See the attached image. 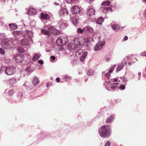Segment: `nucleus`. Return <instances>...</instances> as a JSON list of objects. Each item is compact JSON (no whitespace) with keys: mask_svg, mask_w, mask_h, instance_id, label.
Segmentation results:
<instances>
[{"mask_svg":"<svg viewBox=\"0 0 146 146\" xmlns=\"http://www.w3.org/2000/svg\"><path fill=\"white\" fill-rule=\"evenodd\" d=\"M98 131L99 134L101 137L105 138L110 135L111 129L110 125H104L99 129Z\"/></svg>","mask_w":146,"mask_h":146,"instance_id":"nucleus-1","label":"nucleus"},{"mask_svg":"<svg viewBox=\"0 0 146 146\" xmlns=\"http://www.w3.org/2000/svg\"><path fill=\"white\" fill-rule=\"evenodd\" d=\"M71 10L72 13L70 15V19L73 24L76 26L78 23V17H75V15L76 16L77 14H79L80 10L78 7L74 6L71 8Z\"/></svg>","mask_w":146,"mask_h":146,"instance_id":"nucleus-2","label":"nucleus"},{"mask_svg":"<svg viewBox=\"0 0 146 146\" xmlns=\"http://www.w3.org/2000/svg\"><path fill=\"white\" fill-rule=\"evenodd\" d=\"M117 81V79L115 78L111 79L110 80L108 81H105L104 85L107 90H109L114 91L116 90L118 87L117 85L118 84V83H116Z\"/></svg>","mask_w":146,"mask_h":146,"instance_id":"nucleus-3","label":"nucleus"},{"mask_svg":"<svg viewBox=\"0 0 146 146\" xmlns=\"http://www.w3.org/2000/svg\"><path fill=\"white\" fill-rule=\"evenodd\" d=\"M15 72V68L13 66L5 67L2 66L0 70V73L5 72V74L8 75H11L14 74Z\"/></svg>","mask_w":146,"mask_h":146,"instance_id":"nucleus-4","label":"nucleus"},{"mask_svg":"<svg viewBox=\"0 0 146 146\" xmlns=\"http://www.w3.org/2000/svg\"><path fill=\"white\" fill-rule=\"evenodd\" d=\"M80 42L78 38H75L73 41L69 44L66 46V48L67 50H73L76 49L78 46H80Z\"/></svg>","mask_w":146,"mask_h":146,"instance_id":"nucleus-5","label":"nucleus"},{"mask_svg":"<svg viewBox=\"0 0 146 146\" xmlns=\"http://www.w3.org/2000/svg\"><path fill=\"white\" fill-rule=\"evenodd\" d=\"M110 4V2L109 1L104 2L102 3L100 6V11L104 13H108L111 12V9L110 7H107Z\"/></svg>","mask_w":146,"mask_h":146,"instance_id":"nucleus-6","label":"nucleus"},{"mask_svg":"<svg viewBox=\"0 0 146 146\" xmlns=\"http://www.w3.org/2000/svg\"><path fill=\"white\" fill-rule=\"evenodd\" d=\"M1 46L5 49H9L12 47V42L8 40L5 39L1 42Z\"/></svg>","mask_w":146,"mask_h":146,"instance_id":"nucleus-7","label":"nucleus"},{"mask_svg":"<svg viewBox=\"0 0 146 146\" xmlns=\"http://www.w3.org/2000/svg\"><path fill=\"white\" fill-rule=\"evenodd\" d=\"M68 41L67 38L64 36H60L57 38L56 43L59 46L64 45L67 44Z\"/></svg>","mask_w":146,"mask_h":146,"instance_id":"nucleus-8","label":"nucleus"},{"mask_svg":"<svg viewBox=\"0 0 146 146\" xmlns=\"http://www.w3.org/2000/svg\"><path fill=\"white\" fill-rule=\"evenodd\" d=\"M88 54L87 52H84L83 53V51L82 49H79L75 53V55L77 57L80 56V60L82 62L84 60L85 57Z\"/></svg>","mask_w":146,"mask_h":146,"instance_id":"nucleus-9","label":"nucleus"},{"mask_svg":"<svg viewBox=\"0 0 146 146\" xmlns=\"http://www.w3.org/2000/svg\"><path fill=\"white\" fill-rule=\"evenodd\" d=\"M46 28L48 29V30L50 32L55 35H58L60 34V32L54 28L52 26L50 25H46L45 26Z\"/></svg>","mask_w":146,"mask_h":146,"instance_id":"nucleus-10","label":"nucleus"},{"mask_svg":"<svg viewBox=\"0 0 146 146\" xmlns=\"http://www.w3.org/2000/svg\"><path fill=\"white\" fill-rule=\"evenodd\" d=\"M24 56L20 54H17L13 57L14 60L18 63L21 62L24 60Z\"/></svg>","mask_w":146,"mask_h":146,"instance_id":"nucleus-11","label":"nucleus"},{"mask_svg":"<svg viewBox=\"0 0 146 146\" xmlns=\"http://www.w3.org/2000/svg\"><path fill=\"white\" fill-rule=\"evenodd\" d=\"M95 10L92 5L89 6L86 9V13L87 15L91 16L94 14Z\"/></svg>","mask_w":146,"mask_h":146,"instance_id":"nucleus-12","label":"nucleus"},{"mask_svg":"<svg viewBox=\"0 0 146 146\" xmlns=\"http://www.w3.org/2000/svg\"><path fill=\"white\" fill-rule=\"evenodd\" d=\"M59 16L61 17H62L68 14V11L65 8H62L58 13Z\"/></svg>","mask_w":146,"mask_h":146,"instance_id":"nucleus-13","label":"nucleus"},{"mask_svg":"<svg viewBox=\"0 0 146 146\" xmlns=\"http://www.w3.org/2000/svg\"><path fill=\"white\" fill-rule=\"evenodd\" d=\"M40 19L42 21L48 20L50 19V16L48 14L45 13H42L40 14Z\"/></svg>","mask_w":146,"mask_h":146,"instance_id":"nucleus-14","label":"nucleus"},{"mask_svg":"<svg viewBox=\"0 0 146 146\" xmlns=\"http://www.w3.org/2000/svg\"><path fill=\"white\" fill-rule=\"evenodd\" d=\"M105 44L104 42H99L95 46L94 50L96 51L101 49Z\"/></svg>","mask_w":146,"mask_h":146,"instance_id":"nucleus-15","label":"nucleus"},{"mask_svg":"<svg viewBox=\"0 0 146 146\" xmlns=\"http://www.w3.org/2000/svg\"><path fill=\"white\" fill-rule=\"evenodd\" d=\"M26 9L27 11V12L26 13H27L28 15H33L36 13V9L35 8H27Z\"/></svg>","mask_w":146,"mask_h":146,"instance_id":"nucleus-16","label":"nucleus"},{"mask_svg":"<svg viewBox=\"0 0 146 146\" xmlns=\"http://www.w3.org/2000/svg\"><path fill=\"white\" fill-rule=\"evenodd\" d=\"M116 66L115 64L113 65L110 68V70H109L108 72L107 73L105 74V77L108 79H109L110 75V74L114 70V68Z\"/></svg>","mask_w":146,"mask_h":146,"instance_id":"nucleus-17","label":"nucleus"},{"mask_svg":"<svg viewBox=\"0 0 146 146\" xmlns=\"http://www.w3.org/2000/svg\"><path fill=\"white\" fill-rule=\"evenodd\" d=\"M58 23L60 25V27L62 29H64L67 26V24L66 23V21L63 20L62 19L60 20L59 21Z\"/></svg>","mask_w":146,"mask_h":146,"instance_id":"nucleus-18","label":"nucleus"},{"mask_svg":"<svg viewBox=\"0 0 146 146\" xmlns=\"http://www.w3.org/2000/svg\"><path fill=\"white\" fill-rule=\"evenodd\" d=\"M29 38H27L26 39L24 38L22 39L21 42V44L23 46H28L29 45Z\"/></svg>","mask_w":146,"mask_h":146,"instance_id":"nucleus-19","label":"nucleus"},{"mask_svg":"<svg viewBox=\"0 0 146 146\" xmlns=\"http://www.w3.org/2000/svg\"><path fill=\"white\" fill-rule=\"evenodd\" d=\"M124 65L123 63H121L117 65V68L116 71L117 72H118L119 71L121 70L123 68Z\"/></svg>","mask_w":146,"mask_h":146,"instance_id":"nucleus-20","label":"nucleus"},{"mask_svg":"<svg viewBox=\"0 0 146 146\" xmlns=\"http://www.w3.org/2000/svg\"><path fill=\"white\" fill-rule=\"evenodd\" d=\"M8 26L10 29L12 30H15L18 28V25L15 23H9Z\"/></svg>","mask_w":146,"mask_h":146,"instance_id":"nucleus-21","label":"nucleus"},{"mask_svg":"<svg viewBox=\"0 0 146 146\" xmlns=\"http://www.w3.org/2000/svg\"><path fill=\"white\" fill-rule=\"evenodd\" d=\"M85 32L88 31L92 33L94 32V31L93 28L89 26H87L84 28Z\"/></svg>","mask_w":146,"mask_h":146,"instance_id":"nucleus-22","label":"nucleus"},{"mask_svg":"<svg viewBox=\"0 0 146 146\" xmlns=\"http://www.w3.org/2000/svg\"><path fill=\"white\" fill-rule=\"evenodd\" d=\"M17 82L15 78H13L10 79L8 81V83L10 85H12L15 84Z\"/></svg>","mask_w":146,"mask_h":146,"instance_id":"nucleus-23","label":"nucleus"},{"mask_svg":"<svg viewBox=\"0 0 146 146\" xmlns=\"http://www.w3.org/2000/svg\"><path fill=\"white\" fill-rule=\"evenodd\" d=\"M40 55L41 54L40 53H35L33 57V60L35 62L36 61V60L38 59L40 57Z\"/></svg>","mask_w":146,"mask_h":146,"instance_id":"nucleus-24","label":"nucleus"},{"mask_svg":"<svg viewBox=\"0 0 146 146\" xmlns=\"http://www.w3.org/2000/svg\"><path fill=\"white\" fill-rule=\"evenodd\" d=\"M22 33L21 31H14L12 33V35L15 37L21 35Z\"/></svg>","mask_w":146,"mask_h":146,"instance_id":"nucleus-25","label":"nucleus"},{"mask_svg":"<svg viewBox=\"0 0 146 146\" xmlns=\"http://www.w3.org/2000/svg\"><path fill=\"white\" fill-rule=\"evenodd\" d=\"M17 97L19 102H22L23 98V93L21 92H19L17 95Z\"/></svg>","mask_w":146,"mask_h":146,"instance_id":"nucleus-26","label":"nucleus"},{"mask_svg":"<svg viewBox=\"0 0 146 146\" xmlns=\"http://www.w3.org/2000/svg\"><path fill=\"white\" fill-rule=\"evenodd\" d=\"M111 27H112L113 30L116 31L119 30L120 28L118 25L115 24H111Z\"/></svg>","mask_w":146,"mask_h":146,"instance_id":"nucleus-27","label":"nucleus"},{"mask_svg":"<svg viewBox=\"0 0 146 146\" xmlns=\"http://www.w3.org/2000/svg\"><path fill=\"white\" fill-rule=\"evenodd\" d=\"M114 118V115H111L106 119V123L111 122L113 121Z\"/></svg>","mask_w":146,"mask_h":146,"instance_id":"nucleus-28","label":"nucleus"},{"mask_svg":"<svg viewBox=\"0 0 146 146\" xmlns=\"http://www.w3.org/2000/svg\"><path fill=\"white\" fill-rule=\"evenodd\" d=\"M39 79L37 77L35 76L33 78V83L34 85H37L39 83Z\"/></svg>","mask_w":146,"mask_h":146,"instance_id":"nucleus-29","label":"nucleus"},{"mask_svg":"<svg viewBox=\"0 0 146 146\" xmlns=\"http://www.w3.org/2000/svg\"><path fill=\"white\" fill-rule=\"evenodd\" d=\"M5 93L7 92L8 95L9 96L12 95L14 93V91L13 89H10L8 90V89H5Z\"/></svg>","mask_w":146,"mask_h":146,"instance_id":"nucleus-30","label":"nucleus"},{"mask_svg":"<svg viewBox=\"0 0 146 146\" xmlns=\"http://www.w3.org/2000/svg\"><path fill=\"white\" fill-rule=\"evenodd\" d=\"M91 41L89 40H87L85 41L84 43V45L85 47H89L91 44Z\"/></svg>","mask_w":146,"mask_h":146,"instance_id":"nucleus-31","label":"nucleus"},{"mask_svg":"<svg viewBox=\"0 0 146 146\" xmlns=\"http://www.w3.org/2000/svg\"><path fill=\"white\" fill-rule=\"evenodd\" d=\"M104 21V18L102 17H100L97 20L96 23L99 25L102 24Z\"/></svg>","mask_w":146,"mask_h":146,"instance_id":"nucleus-32","label":"nucleus"},{"mask_svg":"<svg viewBox=\"0 0 146 146\" xmlns=\"http://www.w3.org/2000/svg\"><path fill=\"white\" fill-rule=\"evenodd\" d=\"M66 2L69 4L76 3L79 2L78 0H66Z\"/></svg>","mask_w":146,"mask_h":146,"instance_id":"nucleus-33","label":"nucleus"},{"mask_svg":"<svg viewBox=\"0 0 146 146\" xmlns=\"http://www.w3.org/2000/svg\"><path fill=\"white\" fill-rule=\"evenodd\" d=\"M26 35H27L28 37V38H29L30 39V38L33 35V32L31 31H29L27 30L26 31Z\"/></svg>","mask_w":146,"mask_h":146,"instance_id":"nucleus-34","label":"nucleus"},{"mask_svg":"<svg viewBox=\"0 0 146 146\" xmlns=\"http://www.w3.org/2000/svg\"><path fill=\"white\" fill-rule=\"evenodd\" d=\"M41 32L43 34L46 35H49L50 34L48 31L44 29L41 30Z\"/></svg>","mask_w":146,"mask_h":146,"instance_id":"nucleus-35","label":"nucleus"},{"mask_svg":"<svg viewBox=\"0 0 146 146\" xmlns=\"http://www.w3.org/2000/svg\"><path fill=\"white\" fill-rule=\"evenodd\" d=\"M26 70V71L27 72H31L34 70L33 68H32L31 66H28Z\"/></svg>","mask_w":146,"mask_h":146,"instance_id":"nucleus-36","label":"nucleus"},{"mask_svg":"<svg viewBox=\"0 0 146 146\" xmlns=\"http://www.w3.org/2000/svg\"><path fill=\"white\" fill-rule=\"evenodd\" d=\"M84 32H85L84 30V28L83 29H82L80 28H79L77 29V32L78 33L82 34Z\"/></svg>","mask_w":146,"mask_h":146,"instance_id":"nucleus-37","label":"nucleus"},{"mask_svg":"<svg viewBox=\"0 0 146 146\" xmlns=\"http://www.w3.org/2000/svg\"><path fill=\"white\" fill-rule=\"evenodd\" d=\"M87 74L89 76L92 75L94 74V71L90 69L87 72Z\"/></svg>","mask_w":146,"mask_h":146,"instance_id":"nucleus-38","label":"nucleus"},{"mask_svg":"<svg viewBox=\"0 0 146 146\" xmlns=\"http://www.w3.org/2000/svg\"><path fill=\"white\" fill-rule=\"evenodd\" d=\"M63 78L65 80H68L71 79H72L71 77L68 76L67 75H65L63 77Z\"/></svg>","mask_w":146,"mask_h":146,"instance_id":"nucleus-39","label":"nucleus"},{"mask_svg":"<svg viewBox=\"0 0 146 146\" xmlns=\"http://www.w3.org/2000/svg\"><path fill=\"white\" fill-rule=\"evenodd\" d=\"M18 52L19 53H22L25 52V50L22 47H20L18 48Z\"/></svg>","mask_w":146,"mask_h":146,"instance_id":"nucleus-40","label":"nucleus"},{"mask_svg":"<svg viewBox=\"0 0 146 146\" xmlns=\"http://www.w3.org/2000/svg\"><path fill=\"white\" fill-rule=\"evenodd\" d=\"M5 51L3 49L0 47V54H5Z\"/></svg>","mask_w":146,"mask_h":146,"instance_id":"nucleus-41","label":"nucleus"},{"mask_svg":"<svg viewBox=\"0 0 146 146\" xmlns=\"http://www.w3.org/2000/svg\"><path fill=\"white\" fill-rule=\"evenodd\" d=\"M125 86L124 84H122L119 87L120 89L123 90H124L125 88Z\"/></svg>","mask_w":146,"mask_h":146,"instance_id":"nucleus-42","label":"nucleus"},{"mask_svg":"<svg viewBox=\"0 0 146 146\" xmlns=\"http://www.w3.org/2000/svg\"><path fill=\"white\" fill-rule=\"evenodd\" d=\"M122 80L124 83L128 81L127 78L125 77H123Z\"/></svg>","mask_w":146,"mask_h":146,"instance_id":"nucleus-43","label":"nucleus"},{"mask_svg":"<svg viewBox=\"0 0 146 146\" xmlns=\"http://www.w3.org/2000/svg\"><path fill=\"white\" fill-rule=\"evenodd\" d=\"M111 145V143L109 141H107L105 144L104 146H110Z\"/></svg>","mask_w":146,"mask_h":146,"instance_id":"nucleus-44","label":"nucleus"},{"mask_svg":"<svg viewBox=\"0 0 146 146\" xmlns=\"http://www.w3.org/2000/svg\"><path fill=\"white\" fill-rule=\"evenodd\" d=\"M87 3H92L94 0H84Z\"/></svg>","mask_w":146,"mask_h":146,"instance_id":"nucleus-45","label":"nucleus"},{"mask_svg":"<svg viewBox=\"0 0 146 146\" xmlns=\"http://www.w3.org/2000/svg\"><path fill=\"white\" fill-rule=\"evenodd\" d=\"M35 23L34 22H31L30 23V25L31 27H35Z\"/></svg>","mask_w":146,"mask_h":146,"instance_id":"nucleus-46","label":"nucleus"},{"mask_svg":"<svg viewBox=\"0 0 146 146\" xmlns=\"http://www.w3.org/2000/svg\"><path fill=\"white\" fill-rule=\"evenodd\" d=\"M140 54L141 56H145L146 57V51L145 52H143L141 53Z\"/></svg>","mask_w":146,"mask_h":146,"instance_id":"nucleus-47","label":"nucleus"},{"mask_svg":"<svg viewBox=\"0 0 146 146\" xmlns=\"http://www.w3.org/2000/svg\"><path fill=\"white\" fill-rule=\"evenodd\" d=\"M5 62L7 63H8L10 62V60L9 59H6L5 60Z\"/></svg>","mask_w":146,"mask_h":146,"instance_id":"nucleus-48","label":"nucleus"},{"mask_svg":"<svg viewBox=\"0 0 146 146\" xmlns=\"http://www.w3.org/2000/svg\"><path fill=\"white\" fill-rule=\"evenodd\" d=\"M5 36L4 34H0V39L2 38V37H4Z\"/></svg>","mask_w":146,"mask_h":146,"instance_id":"nucleus-49","label":"nucleus"},{"mask_svg":"<svg viewBox=\"0 0 146 146\" xmlns=\"http://www.w3.org/2000/svg\"><path fill=\"white\" fill-rule=\"evenodd\" d=\"M0 19H1V20H0V25L1 26H2L4 23L2 21L3 19L1 18H0Z\"/></svg>","mask_w":146,"mask_h":146,"instance_id":"nucleus-50","label":"nucleus"},{"mask_svg":"<svg viewBox=\"0 0 146 146\" xmlns=\"http://www.w3.org/2000/svg\"><path fill=\"white\" fill-rule=\"evenodd\" d=\"M51 60L52 61L54 60L55 59V57L54 56H52L50 57Z\"/></svg>","mask_w":146,"mask_h":146,"instance_id":"nucleus-51","label":"nucleus"},{"mask_svg":"<svg viewBox=\"0 0 146 146\" xmlns=\"http://www.w3.org/2000/svg\"><path fill=\"white\" fill-rule=\"evenodd\" d=\"M52 84V82H48L46 84V86L47 87H48L49 85H51Z\"/></svg>","mask_w":146,"mask_h":146,"instance_id":"nucleus-52","label":"nucleus"},{"mask_svg":"<svg viewBox=\"0 0 146 146\" xmlns=\"http://www.w3.org/2000/svg\"><path fill=\"white\" fill-rule=\"evenodd\" d=\"M38 62L41 64H42L43 63V62L42 60H38Z\"/></svg>","mask_w":146,"mask_h":146,"instance_id":"nucleus-53","label":"nucleus"},{"mask_svg":"<svg viewBox=\"0 0 146 146\" xmlns=\"http://www.w3.org/2000/svg\"><path fill=\"white\" fill-rule=\"evenodd\" d=\"M128 39V37L126 36H125L123 38V41H126Z\"/></svg>","mask_w":146,"mask_h":146,"instance_id":"nucleus-54","label":"nucleus"},{"mask_svg":"<svg viewBox=\"0 0 146 146\" xmlns=\"http://www.w3.org/2000/svg\"><path fill=\"white\" fill-rule=\"evenodd\" d=\"M56 82H59L60 81V78H56Z\"/></svg>","mask_w":146,"mask_h":146,"instance_id":"nucleus-55","label":"nucleus"},{"mask_svg":"<svg viewBox=\"0 0 146 146\" xmlns=\"http://www.w3.org/2000/svg\"><path fill=\"white\" fill-rule=\"evenodd\" d=\"M53 4L55 6H58L59 5V4L56 2H54Z\"/></svg>","mask_w":146,"mask_h":146,"instance_id":"nucleus-56","label":"nucleus"},{"mask_svg":"<svg viewBox=\"0 0 146 146\" xmlns=\"http://www.w3.org/2000/svg\"><path fill=\"white\" fill-rule=\"evenodd\" d=\"M110 60V58L109 57H108L106 58V60L107 61H109Z\"/></svg>","mask_w":146,"mask_h":146,"instance_id":"nucleus-57","label":"nucleus"},{"mask_svg":"<svg viewBox=\"0 0 146 146\" xmlns=\"http://www.w3.org/2000/svg\"><path fill=\"white\" fill-rule=\"evenodd\" d=\"M8 101L11 103H13V101L11 100V99H9Z\"/></svg>","mask_w":146,"mask_h":146,"instance_id":"nucleus-58","label":"nucleus"},{"mask_svg":"<svg viewBox=\"0 0 146 146\" xmlns=\"http://www.w3.org/2000/svg\"><path fill=\"white\" fill-rule=\"evenodd\" d=\"M138 75L139 76H140L141 75V73L140 72H139L138 73Z\"/></svg>","mask_w":146,"mask_h":146,"instance_id":"nucleus-59","label":"nucleus"},{"mask_svg":"<svg viewBox=\"0 0 146 146\" xmlns=\"http://www.w3.org/2000/svg\"><path fill=\"white\" fill-rule=\"evenodd\" d=\"M142 0V1L143 2L145 3H146V0Z\"/></svg>","mask_w":146,"mask_h":146,"instance_id":"nucleus-60","label":"nucleus"},{"mask_svg":"<svg viewBox=\"0 0 146 146\" xmlns=\"http://www.w3.org/2000/svg\"><path fill=\"white\" fill-rule=\"evenodd\" d=\"M140 77H140V76H138V79H139V80H140Z\"/></svg>","mask_w":146,"mask_h":146,"instance_id":"nucleus-61","label":"nucleus"},{"mask_svg":"<svg viewBox=\"0 0 146 146\" xmlns=\"http://www.w3.org/2000/svg\"><path fill=\"white\" fill-rule=\"evenodd\" d=\"M23 86H24L25 87L26 86V85L25 83L23 85Z\"/></svg>","mask_w":146,"mask_h":146,"instance_id":"nucleus-62","label":"nucleus"},{"mask_svg":"<svg viewBox=\"0 0 146 146\" xmlns=\"http://www.w3.org/2000/svg\"><path fill=\"white\" fill-rule=\"evenodd\" d=\"M131 63H130V62H129L128 63V64L129 65H131Z\"/></svg>","mask_w":146,"mask_h":146,"instance_id":"nucleus-63","label":"nucleus"},{"mask_svg":"<svg viewBox=\"0 0 146 146\" xmlns=\"http://www.w3.org/2000/svg\"><path fill=\"white\" fill-rule=\"evenodd\" d=\"M116 146H123V145H117Z\"/></svg>","mask_w":146,"mask_h":146,"instance_id":"nucleus-64","label":"nucleus"}]
</instances>
